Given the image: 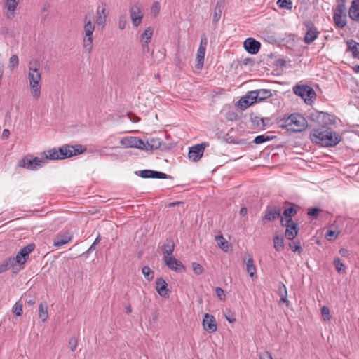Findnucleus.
Wrapping results in <instances>:
<instances>
[{"instance_id": "obj_30", "label": "nucleus", "mask_w": 359, "mask_h": 359, "mask_svg": "<svg viewBox=\"0 0 359 359\" xmlns=\"http://www.w3.org/2000/svg\"><path fill=\"white\" fill-rule=\"evenodd\" d=\"M252 95H255L253 97H257L258 102L264 100L266 98L271 97L272 93L270 90L259 89L252 90Z\"/></svg>"}, {"instance_id": "obj_13", "label": "nucleus", "mask_w": 359, "mask_h": 359, "mask_svg": "<svg viewBox=\"0 0 359 359\" xmlns=\"http://www.w3.org/2000/svg\"><path fill=\"white\" fill-rule=\"evenodd\" d=\"M202 325L203 329L209 333H214L217 330V325L215 317L209 313H205Z\"/></svg>"}, {"instance_id": "obj_12", "label": "nucleus", "mask_w": 359, "mask_h": 359, "mask_svg": "<svg viewBox=\"0 0 359 359\" xmlns=\"http://www.w3.org/2000/svg\"><path fill=\"white\" fill-rule=\"evenodd\" d=\"M135 174L142 178H154V179H167L170 178V176L162 172L151 170H143L141 171H135Z\"/></svg>"}, {"instance_id": "obj_7", "label": "nucleus", "mask_w": 359, "mask_h": 359, "mask_svg": "<svg viewBox=\"0 0 359 359\" xmlns=\"http://www.w3.org/2000/svg\"><path fill=\"white\" fill-rule=\"evenodd\" d=\"M289 122L291 125L289 128L290 132H302L308 127L306 119L300 114H292Z\"/></svg>"}, {"instance_id": "obj_25", "label": "nucleus", "mask_w": 359, "mask_h": 359, "mask_svg": "<svg viewBox=\"0 0 359 359\" xmlns=\"http://www.w3.org/2000/svg\"><path fill=\"white\" fill-rule=\"evenodd\" d=\"M348 16L353 21L359 22V0H353L348 9Z\"/></svg>"}, {"instance_id": "obj_39", "label": "nucleus", "mask_w": 359, "mask_h": 359, "mask_svg": "<svg viewBox=\"0 0 359 359\" xmlns=\"http://www.w3.org/2000/svg\"><path fill=\"white\" fill-rule=\"evenodd\" d=\"M250 105H252L250 102L249 97H246L245 95L242 97L238 102V107L241 110H245L248 107H249Z\"/></svg>"}, {"instance_id": "obj_53", "label": "nucleus", "mask_w": 359, "mask_h": 359, "mask_svg": "<svg viewBox=\"0 0 359 359\" xmlns=\"http://www.w3.org/2000/svg\"><path fill=\"white\" fill-rule=\"evenodd\" d=\"M321 314L323 316L324 320H329L331 318L330 315V310L328 307L326 306H323V308L321 309Z\"/></svg>"}, {"instance_id": "obj_16", "label": "nucleus", "mask_w": 359, "mask_h": 359, "mask_svg": "<svg viewBox=\"0 0 359 359\" xmlns=\"http://www.w3.org/2000/svg\"><path fill=\"white\" fill-rule=\"evenodd\" d=\"M282 209L279 206H268L265 210L264 220L265 222H272L280 217Z\"/></svg>"}, {"instance_id": "obj_52", "label": "nucleus", "mask_w": 359, "mask_h": 359, "mask_svg": "<svg viewBox=\"0 0 359 359\" xmlns=\"http://www.w3.org/2000/svg\"><path fill=\"white\" fill-rule=\"evenodd\" d=\"M339 231L336 232L335 231L328 230L325 233V238L329 241H332L335 239L339 235Z\"/></svg>"}, {"instance_id": "obj_58", "label": "nucleus", "mask_w": 359, "mask_h": 359, "mask_svg": "<svg viewBox=\"0 0 359 359\" xmlns=\"http://www.w3.org/2000/svg\"><path fill=\"white\" fill-rule=\"evenodd\" d=\"M252 91L248 92V93L245 95V96H246V97H249V100H250V104H254V103H255V102H258V101H257V97H254V95H252Z\"/></svg>"}, {"instance_id": "obj_42", "label": "nucleus", "mask_w": 359, "mask_h": 359, "mask_svg": "<svg viewBox=\"0 0 359 359\" xmlns=\"http://www.w3.org/2000/svg\"><path fill=\"white\" fill-rule=\"evenodd\" d=\"M273 136L260 135H257L255 137L253 142L256 144H262L266 141H270V140H273Z\"/></svg>"}, {"instance_id": "obj_61", "label": "nucleus", "mask_w": 359, "mask_h": 359, "mask_svg": "<svg viewBox=\"0 0 359 359\" xmlns=\"http://www.w3.org/2000/svg\"><path fill=\"white\" fill-rule=\"evenodd\" d=\"M207 43H208L207 38L205 37V35H203L201 39L199 47H202L203 48L206 49Z\"/></svg>"}, {"instance_id": "obj_11", "label": "nucleus", "mask_w": 359, "mask_h": 359, "mask_svg": "<svg viewBox=\"0 0 359 359\" xmlns=\"http://www.w3.org/2000/svg\"><path fill=\"white\" fill-rule=\"evenodd\" d=\"M304 25L307 31L304 35V41L306 44H311L317 39L319 32L311 22H306Z\"/></svg>"}, {"instance_id": "obj_29", "label": "nucleus", "mask_w": 359, "mask_h": 359, "mask_svg": "<svg viewBox=\"0 0 359 359\" xmlns=\"http://www.w3.org/2000/svg\"><path fill=\"white\" fill-rule=\"evenodd\" d=\"M144 144H145L144 150H155L161 147V141L157 137H150L146 142L144 141Z\"/></svg>"}, {"instance_id": "obj_43", "label": "nucleus", "mask_w": 359, "mask_h": 359, "mask_svg": "<svg viewBox=\"0 0 359 359\" xmlns=\"http://www.w3.org/2000/svg\"><path fill=\"white\" fill-rule=\"evenodd\" d=\"M40 63L37 60H31L28 65L29 72H39Z\"/></svg>"}, {"instance_id": "obj_6", "label": "nucleus", "mask_w": 359, "mask_h": 359, "mask_svg": "<svg viewBox=\"0 0 359 359\" xmlns=\"http://www.w3.org/2000/svg\"><path fill=\"white\" fill-rule=\"evenodd\" d=\"M28 79L33 97L38 99L41 95V74L40 72H28Z\"/></svg>"}, {"instance_id": "obj_17", "label": "nucleus", "mask_w": 359, "mask_h": 359, "mask_svg": "<svg viewBox=\"0 0 359 359\" xmlns=\"http://www.w3.org/2000/svg\"><path fill=\"white\" fill-rule=\"evenodd\" d=\"M156 290L158 294L163 298H168L170 293L168 283L161 277L158 278L156 280Z\"/></svg>"}, {"instance_id": "obj_54", "label": "nucleus", "mask_w": 359, "mask_h": 359, "mask_svg": "<svg viewBox=\"0 0 359 359\" xmlns=\"http://www.w3.org/2000/svg\"><path fill=\"white\" fill-rule=\"evenodd\" d=\"M127 24L126 17L121 15L118 19V28L121 30L124 29Z\"/></svg>"}, {"instance_id": "obj_34", "label": "nucleus", "mask_w": 359, "mask_h": 359, "mask_svg": "<svg viewBox=\"0 0 359 359\" xmlns=\"http://www.w3.org/2000/svg\"><path fill=\"white\" fill-rule=\"evenodd\" d=\"M39 317L42 322H45L48 317V307L46 304L41 303L39 306Z\"/></svg>"}, {"instance_id": "obj_36", "label": "nucleus", "mask_w": 359, "mask_h": 359, "mask_svg": "<svg viewBox=\"0 0 359 359\" xmlns=\"http://www.w3.org/2000/svg\"><path fill=\"white\" fill-rule=\"evenodd\" d=\"M290 115L287 117L278 118H277V124L281 128L286 129L289 131L290 127H291L290 121Z\"/></svg>"}, {"instance_id": "obj_22", "label": "nucleus", "mask_w": 359, "mask_h": 359, "mask_svg": "<svg viewBox=\"0 0 359 359\" xmlns=\"http://www.w3.org/2000/svg\"><path fill=\"white\" fill-rule=\"evenodd\" d=\"M108 13L107 11L106 5L104 6H98L96 11V23L98 26L104 27L106 24Z\"/></svg>"}, {"instance_id": "obj_28", "label": "nucleus", "mask_w": 359, "mask_h": 359, "mask_svg": "<svg viewBox=\"0 0 359 359\" xmlns=\"http://www.w3.org/2000/svg\"><path fill=\"white\" fill-rule=\"evenodd\" d=\"M175 250V243L172 238H168L163 245V259L172 256Z\"/></svg>"}, {"instance_id": "obj_64", "label": "nucleus", "mask_w": 359, "mask_h": 359, "mask_svg": "<svg viewBox=\"0 0 359 359\" xmlns=\"http://www.w3.org/2000/svg\"><path fill=\"white\" fill-rule=\"evenodd\" d=\"M10 135V131L8 129H4L2 133V138L7 139Z\"/></svg>"}, {"instance_id": "obj_38", "label": "nucleus", "mask_w": 359, "mask_h": 359, "mask_svg": "<svg viewBox=\"0 0 359 359\" xmlns=\"http://www.w3.org/2000/svg\"><path fill=\"white\" fill-rule=\"evenodd\" d=\"M215 239L217 241L218 246L225 252H227L229 250V245L228 241L223 237L222 235L217 236L215 237Z\"/></svg>"}, {"instance_id": "obj_9", "label": "nucleus", "mask_w": 359, "mask_h": 359, "mask_svg": "<svg viewBox=\"0 0 359 359\" xmlns=\"http://www.w3.org/2000/svg\"><path fill=\"white\" fill-rule=\"evenodd\" d=\"M35 247L34 243H29L21 248L15 257H12L18 267H22L25 264L29 253L35 249Z\"/></svg>"}, {"instance_id": "obj_35", "label": "nucleus", "mask_w": 359, "mask_h": 359, "mask_svg": "<svg viewBox=\"0 0 359 359\" xmlns=\"http://www.w3.org/2000/svg\"><path fill=\"white\" fill-rule=\"evenodd\" d=\"M71 239H72V236H69L67 235H63L61 236H58L55 239V241L53 242V245L55 247H60L66 243H68L71 241Z\"/></svg>"}, {"instance_id": "obj_47", "label": "nucleus", "mask_w": 359, "mask_h": 359, "mask_svg": "<svg viewBox=\"0 0 359 359\" xmlns=\"http://www.w3.org/2000/svg\"><path fill=\"white\" fill-rule=\"evenodd\" d=\"M13 311L17 316H20L22 314V304L20 302H17L13 307Z\"/></svg>"}, {"instance_id": "obj_50", "label": "nucleus", "mask_w": 359, "mask_h": 359, "mask_svg": "<svg viewBox=\"0 0 359 359\" xmlns=\"http://www.w3.org/2000/svg\"><path fill=\"white\" fill-rule=\"evenodd\" d=\"M278 294L280 297L287 295V287L283 283H279L278 287Z\"/></svg>"}, {"instance_id": "obj_63", "label": "nucleus", "mask_w": 359, "mask_h": 359, "mask_svg": "<svg viewBox=\"0 0 359 359\" xmlns=\"http://www.w3.org/2000/svg\"><path fill=\"white\" fill-rule=\"evenodd\" d=\"M277 66L285 67L286 65V61L283 59H278L276 61Z\"/></svg>"}, {"instance_id": "obj_31", "label": "nucleus", "mask_w": 359, "mask_h": 359, "mask_svg": "<svg viewBox=\"0 0 359 359\" xmlns=\"http://www.w3.org/2000/svg\"><path fill=\"white\" fill-rule=\"evenodd\" d=\"M224 0H217L216 4L212 21L214 23H217L221 18L222 10L224 8Z\"/></svg>"}, {"instance_id": "obj_41", "label": "nucleus", "mask_w": 359, "mask_h": 359, "mask_svg": "<svg viewBox=\"0 0 359 359\" xmlns=\"http://www.w3.org/2000/svg\"><path fill=\"white\" fill-rule=\"evenodd\" d=\"M333 263L338 273H346V266L339 257L335 258Z\"/></svg>"}, {"instance_id": "obj_3", "label": "nucleus", "mask_w": 359, "mask_h": 359, "mask_svg": "<svg viewBox=\"0 0 359 359\" xmlns=\"http://www.w3.org/2000/svg\"><path fill=\"white\" fill-rule=\"evenodd\" d=\"M95 30V24L91 21L90 15H86L84 18L83 39V46L85 52L90 53L93 48V32Z\"/></svg>"}, {"instance_id": "obj_55", "label": "nucleus", "mask_w": 359, "mask_h": 359, "mask_svg": "<svg viewBox=\"0 0 359 359\" xmlns=\"http://www.w3.org/2000/svg\"><path fill=\"white\" fill-rule=\"evenodd\" d=\"M160 8H161V6H160V3L158 1H156L153 4L151 10L154 15H156L159 13Z\"/></svg>"}, {"instance_id": "obj_60", "label": "nucleus", "mask_w": 359, "mask_h": 359, "mask_svg": "<svg viewBox=\"0 0 359 359\" xmlns=\"http://www.w3.org/2000/svg\"><path fill=\"white\" fill-rule=\"evenodd\" d=\"M215 292L217 297H219L220 299H222V298L225 297L224 291L221 287H217L215 289Z\"/></svg>"}, {"instance_id": "obj_23", "label": "nucleus", "mask_w": 359, "mask_h": 359, "mask_svg": "<svg viewBox=\"0 0 359 359\" xmlns=\"http://www.w3.org/2000/svg\"><path fill=\"white\" fill-rule=\"evenodd\" d=\"M297 214V209L294 207L286 208L280 217V224H283L284 222L287 224L293 222L292 217Z\"/></svg>"}, {"instance_id": "obj_20", "label": "nucleus", "mask_w": 359, "mask_h": 359, "mask_svg": "<svg viewBox=\"0 0 359 359\" xmlns=\"http://www.w3.org/2000/svg\"><path fill=\"white\" fill-rule=\"evenodd\" d=\"M23 267H18L14 262V259L10 257L6 258L0 264V273L5 272L10 269L13 270V273H17Z\"/></svg>"}, {"instance_id": "obj_26", "label": "nucleus", "mask_w": 359, "mask_h": 359, "mask_svg": "<svg viewBox=\"0 0 359 359\" xmlns=\"http://www.w3.org/2000/svg\"><path fill=\"white\" fill-rule=\"evenodd\" d=\"M154 29L151 27H147L141 34V42L143 49L149 48V43L151 41Z\"/></svg>"}, {"instance_id": "obj_15", "label": "nucleus", "mask_w": 359, "mask_h": 359, "mask_svg": "<svg viewBox=\"0 0 359 359\" xmlns=\"http://www.w3.org/2000/svg\"><path fill=\"white\" fill-rule=\"evenodd\" d=\"M130 13L133 25L135 27L139 26L143 18V13L140 5L138 4L133 5L130 7Z\"/></svg>"}, {"instance_id": "obj_56", "label": "nucleus", "mask_w": 359, "mask_h": 359, "mask_svg": "<svg viewBox=\"0 0 359 359\" xmlns=\"http://www.w3.org/2000/svg\"><path fill=\"white\" fill-rule=\"evenodd\" d=\"M320 212L318 208H311L308 211V215L311 217L317 216Z\"/></svg>"}, {"instance_id": "obj_44", "label": "nucleus", "mask_w": 359, "mask_h": 359, "mask_svg": "<svg viewBox=\"0 0 359 359\" xmlns=\"http://www.w3.org/2000/svg\"><path fill=\"white\" fill-rule=\"evenodd\" d=\"M277 5L280 8L291 10L292 8V2L290 0H278Z\"/></svg>"}, {"instance_id": "obj_48", "label": "nucleus", "mask_w": 359, "mask_h": 359, "mask_svg": "<svg viewBox=\"0 0 359 359\" xmlns=\"http://www.w3.org/2000/svg\"><path fill=\"white\" fill-rule=\"evenodd\" d=\"M289 246L292 252H299L300 254L302 252V246L299 241L290 243Z\"/></svg>"}, {"instance_id": "obj_62", "label": "nucleus", "mask_w": 359, "mask_h": 359, "mask_svg": "<svg viewBox=\"0 0 359 359\" xmlns=\"http://www.w3.org/2000/svg\"><path fill=\"white\" fill-rule=\"evenodd\" d=\"M260 359H273L270 353L265 351L260 355Z\"/></svg>"}, {"instance_id": "obj_2", "label": "nucleus", "mask_w": 359, "mask_h": 359, "mask_svg": "<svg viewBox=\"0 0 359 359\" xmlns=\"http://www.w3.org/2000/svg\"><path fill=\"white\" fill-rule=\"evenodd\" d=\"M311 140L322 147H331L336 146L342 139L337 132L330 128L313 129L310 133Z\"/></svg>"}, {"instance_id": "obj_14", "label": "nucleus", "mask_w": 359, "mask_h": 359, "mask_svg": "<svg viewBox=\"0 0 359 359\" xmlns=\"http://www.w3.org/2000/svg\"><path fill=\"white\" fill-rule=\"evenodd\" d=\"M205 146V143H201L191 147L188 154L189 158L194 162L198 161L202 157Z\"/></svg>"}, {"instance_id": "obj_5", "label": "nucleus", "mask_w": 359, "mask_h": 359, "mask_svg": "<svg viewBox=\"0 0 359 359\" xmlns=\"http://www.w3.org/2000/svg\"><path fill=\"white\" fill-rule=\"evenodd\" d=\"M293 92L307 104H311L316 97L314 90L308 85H296L293 87Z\"/></svg>"}, {"instance_id": "obj_59", "label": "nucleus", "mask_w": 359, "mask_h": 359, "mask_svg": "<svg viewBox=\"0 0 359 359\" xmlns=\"http://www.w3.org/2000/svg\"><path fill=\"white\" fill-rule=\"evenodd\" d=\"M128 116L133 123H137L140 118L133 113H128Z\"/></svg>"}, {"instance_id": "obj_19", "label": "nucleus", "mask_w": 359, "mask_h": 359, "mask_svg": "<svg viewBox=\"0 0 359 359\" xmlns=\"http://www.w3.org/2000/svg\"><path fill=\"white\" fill-rule=\"evenodd\" d=\"M281 225L286 228L285 236L288 240L292 241L299 233V228L298 227L297 224L294 222L288 224H287V222H284V224Z\"/></svg>"}, {"instance_id": "obj_8", "label": "nucleus", "mask_w": 359, "mask_h": 359, "mask_svg": "<svg viewBox=\"0 0 359 359\" xmlns=\"http://www.w3.org/2000/svg\"><path fill=\"white\" fill-rule=\"evenodd\" d=\"M311 118L315 121L320 126L318 129H326L327 126L334 123V116L327 113L317 111L311 115Z\"/></svg>"}, {"instance_id": "obj_37", "label": "nucleus", "mask_w": 359, "mask_h": 359, "mask_svg": "<svg viewBox=\"0 0 359 359\" xmlns=\"http://www.w3.org/2000/svg\"><path fill=\"white\" fill-rule=\"evenodd\" d=\"M273 246L276 251H280L284 248V238L283 236H275L273 237Z\"/></svg>"}, {"instance_id": "obj_40", "label": "nucleus", "mask_w": 359, "mask_h": 359, "mask_svg": "<svg viewBox=\"0 0 359 359\" xmlns=\"http://www.w3.org/2000/svg\"><path fill=\"white\" fill-rule=\"evenodd\" d=\"M142 273L144 275V278L150 281L154 278V271L150 269L148 266H144L142 268Z\"/></svg>"}, {"instance_id": "obj_51", "label": "nucleus", "mask_w": 359, "mask_h": 359, "mask_svg": "<svg viewBox=\"0 0 359 359\" xmlns=\"http://www.w3.org/2000/svg\"><path fill=\"white\" fill-rule=\"evenodd\" d=\"M77 346L78 340L74 337H71L69 340V347L71 351L74 352L77 348Z\"/></svg>"}, {"instance_id": "obj_27", "label": "nucleus", "mask_w": 359, "mask_h": 359, "mask_svg": "<svg viewBox=\"0 0 359 359\" xmlns=\"http://www.w3.org/2000/svg\"><path fill=\"white\" fill-rule=\"evenodd\" d=\"M19 1L20 0H6L4 6L8 11L7 18H11L14 17Z\"/></svg>"}, {"instance_id": "obj_4", "label": "nucleus", "mask_w": 359, "mask_h": 359, "mask_svg": "<svg viewBox=\"0 0 359 359\" xmlns=\"http://www.w3.org/2000/svg\"><path fill=\"white\" fill-rule=\"evenodd\" d=\"M347 0H336L337 5L333 8V20L335 26L339 28H344L347 23L346 7Z\"/></svg>"}, {"instance_id": "obj_49", "label": "nucleus", "mask_w": 359, "mask_h": 359, "mask_svg": "<svg viewBox=\"0 0 359 359\" xmlns=\"http://www.w3.org/2000/svg\"><path fill=\"white\" fill-rule=\"evenodd\" d=\"M192 269L195 274L201 275L203 273L204 269L200 264L197 262L192 263Z\"/></svg>"}, {"instance_id": "obj_18", "label": "nucleus", "mask_w": 359, "mask_h": 359, "mask_svg": "<svg viewBox=\"0 0 359 359\" xmlns=\"http://www.w3.org/2000/svg\"><path fill=\"white\" fill-rule=\"evenodd\" d=\"M243 44L246 51L252 55L257 54L261 47L260 43L253 38H248Z\"/></svg>"}, {"instance_id": "obj_21", "label": "nucleus", "mask_w": 359, "mask_h": 359, "mask_svg": "<svg viewBox=\"0 0 359 359\" xmlns=\"http://www.w3.org/2000/svg\"><path fill=\"white\" fill-rule=\"evenodd\" d=\"M163 259L170 269L177 272H180L184 270V266L182 263L174 257L171 256Z\"/></svg>"}, {"instance_id": "obj_1", "label": "nucleus", "mask_w": 359, "mask_h": 359, "mask_svg": "<svg viewBox=\"0 0 359 359\" xmlns=\"http://www.w3.org/2000/svg\"><path fill=\"white\" fill-rule=\"evenodd\" d=\"M86 148L80 144L74 146L65 144L58 148L45 151L41 153V157H33L32 155H26L18 160L17 165L31 171L37 170L47 163L48 160H61L70 158L82 154Z\"/></svg>"}, {"instance_id": "obj_32", "label": "nucleus", "mask_w": 359, "mask_h": 359, "mask_svg": "<svg viewBox=\"0 0 359 359\" xmlns=\"http://www.w3.org/2000/svg\"><path fill=\"white\" fill-rule=\"evenodd\" d=\"M246 271L248 273L249 276L253 278L256 276L257 269L253 263V259L251 256H249V258L246 262Z\"/></svg>"}, {"instance_id": "obj_45", "label": "nucleus", "mask_w": 359, "mask_h": 359, "mask_svg": "<svg viewBox=\"0 0 359 359\" xmlns=\"http://www.w3.org/2000/svg\"><path fill=\"white\" fill-rule=\"evenodd\" d=\"M250 119H251L252 124L257 128H264V127L266 126V124L264 123V119L262 118L255 116V117H251Z\"/></svg>"}, {"instance_id": "obj_24", "label": "nucleus", "mask_w": 359, "mask_h": 359, "mask_svg": "<svg viewBox=\"0 0 359 359\" xmlns=\"http://www.w3.org/2000/svg\"><path fill=\"white\" fill-rule=\"evenodd\" d=\"M347 46V52H351L352 57L359 60V43L353 39H349L346 42Z\"/></svg>"}, {"instance_id": "obj_10", "label": "nucleus", "mask_w": 359, "mask_h": 359, "mask_svg": "<svg viewBox=\"0 0 359 359\" xmlns=\"http://www.w3.org/2000/svg\"><path fill=\"white\" fill-rule=\"evenodd\" d=\"M120 143L124 147L130 148L134 147L140 149H145V144L144 140L137 137H123Z\"/></svg>"}, {"instance_id": "obj_46", "label": "nucleus", "mask_w": 359, "mask_h": 359, "mask_svg": "<svg viewBox=\"0 0 359 359\" xmlns=\"http://www.w3.org/2000/svg\"><path fill=\"white\" fill-rule=\"evenodd\" d=\"M19 65V59L17 55H13L9 60L8 67L11 69L17 67Z\"/></svg>"}, {"instance_id": "obj_33", "label": "nucleus", "mask_w": 359, "mask_h": 359, "mask_svg": "<svg viewBox=\"0 0 359 359\" xmlns=\"http://www.w3.org/2000/svg\"><path fill=\"white\" fill-rule=\"evenodd\" d=\"M205 50L206 49L203 48L202 47H199L198 49L197 55H196V67L197 69L202 68V67L203 65Z\"/></svg>"}, {"instance_id": "obj_57", "label": "nucleus", "mask_w": 359, "mask_h": 359, "mask_svg": "<svg viewBox=\"0 0 359 359\" xmlns=\"http://www.w3.org/2000/svg\"><path fill=\"white\" fill-rule=\"evenodd\" d=\"M279 304H285L287 307H290V302L287 299V295L280 297Z\"/></svg>"}]
</instances>
